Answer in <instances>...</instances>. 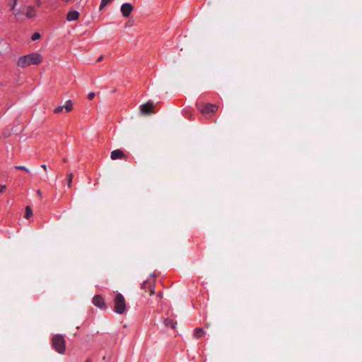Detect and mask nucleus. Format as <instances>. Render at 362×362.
<instances>
[{
    "label": "nucleus",
    "mask_w": 362,
    "mask_h": 362,
    "mask_svg": "<svg viewBox=\"0 0 362 362\" xmlns=\"http://www.w3.org/2000/svg\"><path fill=\"white\" fill-rule=\"evenodd\" d=\"M42 56L36 52L31 53L20 57L17 65L21 68H25L30 65H38L42 62Z\"/></svg>",
    "instance_id": "f257e3e1"
},
{
    "label": "nucleus",
    "mask_w": 362,
    "mask_h": 362,
    "mask_svg": "<svg viewBox=\"0 0 362 362\" xmlns=\"http://www.w3.org/2000/svg\"><path fill=\"white\" fill-rule=\"evenodd\" d=\"M52 346L59 354H64L66 351V341L62 334H55L52 339Z\"/></svg>",
    "instance_id": "f03ea898"
},
{
    "label": "nucleus",
    "mask_w": 362,
    "mask_h": 362,
    "mask_svg": "<svg viewBox=\"0 0 362 362\" xmlns=\"http://www.w3.org/2000/svg\"><path fill=\"white\" fill-rule=\"evenodd\" d=\"M127 304L124 297L117 293L114 298V310L117 314L122 315L126 311Z\"/></svg>",
    "instance_id": "7ed1b4c3"
},
{
    "label": "nucleus",
    "mask_w": 362,
    "mask_h": 362,
    "mask_svg": "<svg viewBox=\"0 0 362 362\" xmlns=\"http://www.w3.org/2000/svg\"><path fill=\"white\" fill-rule=\"evenodd\" d=\"M197 107L199 110L206 116H210L214 114L218 110L216 105L211 103H197Z\"/></svg>",
    "instance_id": "20e7f679"
},
{
    "label": "nucleus",
    "mask_w": 362,
    "mask_h": 362,
    "mask_svg": "<svg viewBox=\"0 0 362 362\" xmlns=\"http://www.w3.org/2000/svg\"><path fill=\"white\" fill-rule=\"evenodd\" d=\"M154 279H148L145 281L141 286V288L146 291V292L148 291L150 295H153L154 293Z\"/></svg>",
    "instance_id": "39448f33"
},
{
    "label": "nucleus",
    "mask_w": 362,
    "mask_h": 362,
    "mask_svg": "<svg viewBox=\"0 0 362 362\" xmlns=\"http://www.w3.org/2000/svg\"><path fill=\"white\" fill-rule=\"evenodd\" d=\"M93 303L100 309H106L107 306L103 298L100 295H96L93 298Z\"/></svg>",
    "instance_id": "423d86ee"
},
{
    "label": "nucleus",
    "mask_w": 362,
    "mask_h": 362,
    "mask_svg": "<svg viewBox=\"0 0 362 362\" xmlns=\"http://www.w3.org/2000/svg\"><path fill=\"white\" fill-rule=\"evenodd\" d=\"M153 103H147L140 106V111L143 115H150L153 112Z\"/></svg>",
    "instance_id": "0eeeda50"
},
{
    "label": "nucleus",
    "mask_w": 362,
    "mask_h": 362,
    "mask_svg": "<svg viewBox=\"0 0 362 362\" xmlns=\"http://www.w3.org/2000/svg\"><path fill=\"white\" fill-rule=\"evenodd\" d=\"M133 10V6L129 3H124L121 6V12L124 17H128Z\"/></svg>",
    "instance_id": "6e6552de"
},
{
    "label": "nucleus",
    "mask_w": 362,
    "mask_h": 362,
    "mask_svg": "<svg viewBox=\"0 0 362 362\" xmlns=\"http://www.w3.org/2000/svg\"><path fill=\"white\" fill-rule=\"evenodd\" d=\"M25 9H26V12L25 13V16L27 18H32L35 17L36 12H35L34 6H28L25 8Z\"/></svg>",
    "instance_id": "1a4fd4ad"
},
{
    "label": "nucleus",
    "mask_w": 362,
    "mask_h": 362,
    "mask_svg": "<svg viewBox=\"0 0 362 362\" xmlns=\"http://www.w3.org/2000/svg\"><path fill=\"white\" fill-rule=\"evenodd\" d=\"M123 157H124V154L119 149L114 150L110 153V158L112 160H116V159H118V158H122Z\"/></svg>",
    "instance_id": "9d476101"
},
{
    "label": "nucleus",
    "mask_w": 362,
    "mask_h": 362,
    "mask_svg": "<svg viewBox=\"0 0 362 362\" xmlns=\"http://www.w3.org/2000/svg\"><path fill=\"white\" fill-rule=\"evenodd\" d=\"M79 17V13L76 11H69L66 15L68 21H76Z\"/></svg>",
    "instance_id": "9b49d317"
},
{
    "label": "nucleus",
    "mask_w": 362,
    "mask_h": 362,
    "mask_svg": "<svg viewBox=\"0 0 362 362\" xmlns=\"http://www.w3.org/2000/svg\"><path fill=\"white\" fill-rule=\"evenodd\" d=\"M18 0H8V6L10 7L11 10L12 11L13 15L18 9L16 8Z\"/></svg>",
    "instance_id": "f8f14e48"
},
{
    "label": "nucleus",
    "mask_w": 362,
    "mask_h": 362,
    "mask_svg": "<svg viewBox=\"0 0 362 362\" xmlns=\"http://www.w3.org/2000/svg\"><path fill=\"white\" fill-rule=\"evenodd\" d=\"M204 334H205V332L202 328L198 327L194 329V335L197 338L202 337Z\"/></svg>",
    "instance_id": "ddd939ff"
},
{
    "label": "nucleus",
    "mask_w": 362,
    "mask_h": 362,
    "mask_svg": "<svg viewBox=\"0 0 362 362\" xmlns=\"http://www.w3.org/2000/svg\"><path fill=\"white\" fill-rule=\"evenodd\" d=\"M24 8L22 7V8H19L16 10V11L14 13L13 16L18 19L19 20L21 16L24 14Z\"/></svg>",
    "instance_id": "4468645a"
},
{
    "label": "nucleus",
    "mask_w": 362,
    "mask_h": 362,
    "mask_svg": "<svg viewBox=\"0 0 362 362\" xmlns=\"http://www.w3.org/2000/svg\"><path fill=\"white\" fill-rule=\"evenodd\" d=\"M164 324L166 327H170L172 329H174L175 327V323L173 322V320L170 319H165L164 321Z\"/></svg>",
    "instance_id": "2eb2a0df"
},
{
    "label": "nucleus",
    "mask_w": 362,
    "mask_h": 362,
    "mask_svg": "<svg viewBox=\"0 0 362 362\" xmlns=\"http://www.w3.org/2000/svg\"><path fill=\"white\" fill-rule=\"evenodd\" d=\"M64 108L66 112H70L73 109V104L71 100H67L64 105Z\"/></svg>",
    "instance_id": "dca6fc26"
},
{
    "label": "nucleus",
    "mask_w": 362,
    "mask_h": 362,
    "mask_svg": "<svg viewBox=\"0 0 362 362\" xmlns=\"http://www.w3.org/2000/svg\"><path fill=\"white\" fill-rule=\"evenodd\" d=\"M32 215H33V211H32L30 206H26L24 217L25 218L28 219Z\"/></svg>",
    "instance_id": "f3484780"
},
{
    "label": "nucleus",
    "mask_w": 362,
    "mask_h": 362,
    "mask_svg": "<svg viewBox=\"0 0 362 362\" xmlns=\"http://www.w3.org/2000/svg\"><path fill=\"white\" fill-rule=\"evenodd\" d=\"M74 175L72 173H70L68 174L67 176V185L70 188L72 185V179H73Z\"/></svg>",
    "instance_id": "a211bd4d"
},
{
    "label": "nucleus",
    "mask_w": 362,
    "mask_h": 362,
    "mask_svg": "<svg viewBox=\"0 0 362 362\" xmlns=\"http://www.w3.org/2000/svg\"><path fill=\"white\" fill-rule=\"evenodd\" d=\"M110 1L111 0H102L99 7V10L102 11Z\"/></svg>",
    "instance_id": "6ab92c4d"
},
{
    "label": "nucleus",
    "mask_w": 362,
    "mask_h": 362,
    "mask_svg": "<svg viewBox=\"0 0 362 362\" xmlns=\"http://www.w3.org/2000/svg\"><path fill=\"white\" fill-rule=\"evenodd\" d=\"M15 168L18 170H25L26 171L27 173H29L30 172V170L27 168H25V166H23V165H16L15 166Z\"/></svg>",
    "instance_id": "aec40b11"
},
{
    "label": "nucleus",
    "mask_w": 362,
    "mask_h": 362,
    "mask_svg": "<svg viewBox=\"0 0 362 362\" xmlns=\"http://www.w3.org/2000/svg\"><path fill=\"white\" fill-rule=\"evenodd\" d=\"M64 109V106H59L54 110V112L56 114L60 113Z\"/></svg>",
    "instance_id": "412c9836"
},
{
    "label": "nucleus",
    "mask_w": 362,
    "mask_h": 362,
    "mask_svg": "<svg viewBox=\"0 0 362 362\" xmlns=\"http://www.w3.org/2000/svg\"><path fill=\"white\" fill-rule=\"evenodd\" d=\"M40 37V34L38 33H35L32 36L33 40H38Z\"/></svg>",
    "instance_id": "4be33fe9"
},
{
    "label": "nucleus",
    "mask_w": 362,
    "mask_h": 362,
    "mask_svg": "<svg viewBox=\"0 0 362 362\" xmlns=\"http://www.w3.org/2000/svg\"><path fill=\"white\" fill-rule=\"evenodd\" d=\"M95 95V93H88V98L89 100H93V99L94 98Z\"/></svg>",
    "instance_id": "5701e85b"
},
{
    "label": "nucleus",
    "mask_w": 362,
    "mask_h": 362,
    "mask_svg": "<svg viewBox=\"0 0 362 362\" xmlns=\"http://www.w3.org/2000/svg\"><path fill=\"white\" fill-rule=\"evenodd\" d=\"M6 188V185H0V194L2 193Z\"/></svg>",
    "instance_id": "b1692460"
},
{
    "label": "nucleus",
    "mask_w": 362,
    "mask_h": 362,
    "mask_svg": "<svg viewBox=\"0 0 362 362\" xmlns=\"http://www.w3.org/2000/svg\"><path fill=\"white\" fill-rule=\"evenodd\" d=\"M36 4L37 6H40L42 4V2L40 0H35Z\"/></svg>",
    "instance_id": "393cba45"
},
{
    "label": "nucleus",
    "mask_w": 362,
    "mask_h": 362,
    "mask_svg": "<svg viewBox=\"0 0 362 362\" xmlns=\"http://www.w3.org/2000/svg\"><path fill=\"white\" fill-rule=\"evenodd\" d=\"M103 55L100 56L99 58L97 59V62H101L103 60Z\"/></svg>",
    "instance_id": "a878e982"
},
{
    "label": "nucleus",
    "mask_w": 362,
    "mask_h": 362,
    "mask_svg": "<svg viewBox=\"0 0 362 362\" xmlns=\"http://www.w3.org/2000/svg\"><path fill=\"white\" fill-rule=\"evenodd\" d=\"M41 167H42L45 170H47V166H46V165H45V164H42V165H41Z\"/></svg>",
    "instance_id": "bb28decb"
},
{
    "label": "nucleus",
    "mask_w": 362,
    "mask_h": 362,
    "mask_svg": "<svg viewBox=\"0 0 362 362\" xmlns=\"http://www.w3.org/2000/svg\"><path fill=\"white\" fill-rule=\"evenodd\" d=\"M37 194L40 197H41V196H42V192H41V191H40V190H37Z\"/></svg>",
    "instance_id": "cd10ccee"
},
{
    "label": "nucleus",
    "mask_w": 362,
    "mask_h": 362,
    "mask_svg": "<svg viewBox=\"0 0 362 362\" xmlns=\"http://www.w3.org/2000/svg\"><path fill=\"white\" fill-rule=\"evenodd\" d=\"M158 296L159 298H162V293L161 292H159L158 294Z\"/></svg>",
    "instance_id": "c85d7f7f"
},
{
    "label": "nucleus",
    "mask_w": 362,
    "mask_h": 362,
    "mask_svg": "<svg viewBox=\"0 0 362 362\" xmlns=\"http://www.w3.org/2000/svg\"><path fill=\"white\" fill-rule=\"evenodd\" d=\"M63 162H64V163L67 162V159L66 158H64L63 159Z\"/></svg>",
    "instance_id": "c756f323"
},
{
    "label": "nucleus",
    "mask_w": 362,
    "mask_h": 362,
    "mask_svg": "<svg viewBox=\"0 0 362 362\" xmlns=\"http://www.w3.org/2000/svg\"><path fill=\"white\" fill-rule=\"evenodd\" d=\"M85 362H91L90 359H87Z\"/></svg>",
    "instance_id": "7c9ffc66"
}]
</instances>
